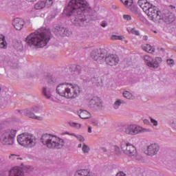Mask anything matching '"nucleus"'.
I'll use <instances>...</instances> for the list:
<instances>
[{"label":"nucleus","instance_id":"nucleus-1","mask_svg":"<svg viewBox=\"0 0 176 176\" xmlns=\"http://www.w3.org/2000/svg\"><path fill=\"white\" fill-rule=\"evenodd\" d=\"M87 1L85 0H72L65 9L66 14L72 16V23L76 27H86L88 20L83 12L86 10Z\"/></svg>","mask_w":176,"mask_h":176},{"label":"nucleus","instance_id":"nucleus-2","mask_svg":"<svg viewBox=\"0 0 176 176\" xmlns=\"http://www.w3.org/2000/svg\"><path fill=\"white\" fill-rule=\"evenodd\" d=\"M51 35L50 30L41 28L26 37V45L32 49L45 47L50 41Z\"/></svg>","mask_w":176,"mask_h":176},{"label":"nucleus","instance_id":"nucleus-3","mask_svg":"<svg viewBox=\"0 0 176 176\" xmlns=\"http://www.w3.org/2000/svg\"><path fill=\"white\" fill-rule=\"evenodd\" d=\"M41 142L50 149H61L64 146V140L47 133L41 136Z\"/></svg>","mask_w":176,"mask_h":176},{"label":"nucleus","instance_id":"nucleus-4","mask_svg":"<svg viewBox=\"0 0 176 176\" xmlns=\"http://www.w3.org/2000/svg\"><path fill=\"white\" fill-rule=\"evenodd\" d=\"M121 149L126 156L135 160H142V156L137 153V148L131 143L123 142L121 143Z\"/></svg>","mask_w":176,"mask_h":176},{"label":"nucleus","instance_id":"nucleus-5","mask_svg":"<svg viewBox=\"0 0 176 176\" xmlns=\"http://www.w3.org/2000/svg\"><path fill=\"white\" fill-rule=\"evenodd\" d=\"M19 145L24 148H34L36 145V138L32 134L22 133L17 136Z\"/></svg>","mask_w":176,"mask_h":176},{"label":"nucleus","instance_id":"nucleus-6","mask_svg":"<svg viewBox=\"0 0 176 176\" xmlns=\"http://www.w3.org/2000/svg\"><path fill=\"white\" fill-rule=\"evenodd\" d=\"M17 129H8L5 131L1 138L0 141L3 145H13L14 144V138H16V134Z\"/></svg>","mask_w":176,"mask_h":176},{"label":"nucleus","instance_id":"nucleus-7","mask_svg":"<svg viewBox=\"0 0 176 176\" xmlns=\"http://www.w3.org/2000/svg\"><path fill=\"white\" fill-rule=\"evenodd\" d=\"M146 14L149 17L152 21L154 23H160V15L162 14V11L159 10L157 7L153 6L151 9L145 12Z\"/></svg>","mask_w":176,"mask_h":176},{"label":"nucleus","instance_id":"nucleus-8","mask_svg":"<svg viewBox=\"0 0 176 176\" xmlns=\"http://www.w3.org/2000/svg\"><path fill=\"white\" fill-rule=\"evenodd\" d=\"M89 107L92 111H102L104 109V103L98 97H94L89 101Z\"/></svg>","mask_w":176,"mask_h":176},{"label":"nucleus","instance_id":"nucleus-9","mask_svg":"<svg viewBox=\"0 0 176 176\" xmlns=\"http://www.w3.org/2000/svg\"><path fill=\"white\" fill-rule=\"evenodd\" d=\"M91 58L94 61H97L98 64L104 63V58H105V50L96 49L91 51Z\"/></svg>","mask_w":176,"mask_h":176},{"label":"nucleus","instance_id":"nucleus-10","mask_svg":"<svg viewBox=\"0 0 176 176\" xmlns=\"http://www.w3.org/2000/svg\"><path fill=\"white\" fill-rule=\"evenodd\" d=\"M160 17V22L162 21L166 24H171V23L175 21V15L167 9L162 11Z\"/></svg>","mask_w":176,"mask_h":176},{"label":"nucleus","instance_id":"nucleus-11","mask_svg":"<svg viewBox=\"0 0 176 176\" xmlns=\"http://www.w3.org/2000/svg\"><path fill=\"white\" fill-rule=\"evenodd\" d=\"M144 60L148 67L154 68L155 69H156L160 66L162 61V59L160 57H157L155 58V60H153V58L149 56H144Z\"/></svg>","mask_w":176,"mask_h":176},{"label":"nucleus","instance_id":"nucleus-12","mask_svg":"<svg viewBox=\"0 0 176 176\" xmlns=\"http://www.w3.org/2000/svg\"><path fill=\"white\" fill-rule=\"evenodd\" d=\"M53 31L56 36H69L72 34L69 30L60 25H56Z\"/></svg>","mask_w":176,"mask_h":176},{"label":"nucleus","instance_id":"nucleus-13","mask_svg":"<svg viewBox=\"0 0 176 176\" xmlns=\"http://www.w3.org/2000/svg\"><path fill=\"white\" fill-rule=\"evenodd\" d=\"M80 93V89L77 85H69V89L67 94L66 95V98H76L79 94Z\"/></svg>","mask_w":176,"mask_h":176},{"label":"nucleus","instance_id":"nucleus-14","mask_svg":"<svg viewBox=\"0 0 176 176\" xmlns=\"http://www.w3.org/2000/svg\"><path fill=\"white\" fill-rule=\"evenodd\" d=\"M104 57V61L106 64H107V65H110V67H113L119 64V57L116 56L114 54H105Z\"/></svg>","mask_w":176,"mask_h":176},{"label":"nucleus","instance_id":"nucleus-15","mask_svg":"<svg viewBox=\"0 0 176 176\" xmlns=\"http://www.w3.org/2000/svg\"><path fill=\"white\" fill-rule=\"evenodd\" d=\"M18 112L21 113V115L26 116L28 118H30V119H34V120H40V121L43 120V117L34 115L31 108L26 109L24 110H19Z\"/></svg>","mask_w":176,"mask_h":176},{"label":"nucleus","instance_id":"nucleus-16","mask_svg":"<svg viewBox=\"0 0 176 176\" xmlns=\"http://www.w3.org/2000/svg\"><path fill=\"white\" fill-rule=\"evenodd\" d=\"M68 90H69V85L67 83H62L56 87V93L61 96V97H65L67 98V95L68 94Z\"/></svg>","mask_w":176,"mask_h":176},{"label":"nucleus","instance_id":"nucleus-17","mask_svg":"<svg viewBox=\"0 0 176 176\" xmlns=\"http://www.w3.org/2000/svg\"><path fill=\"white\" fill-rule=\"evenodd\" d=\"M159 151H160V146H159L157 144H151L147 146V155L148 156L157 155Z\"/></svg>","mask_w":176,"mask_h":176},{"label":"nucleus","instance_id":"nucleus-18","mask_svg":"<svg viewBox=\"0 0 176 176\" xmlns=\"http://www.w3.org/2000/svg\"><path fill=\"white\" fill-rule=\"evenodd\" d=\"M24 24H25V22H24L23 19L16 18L12 21V25L17 31H21L23 27H24Z\"/></svg>","mask_w":176,"mask_h":176},{"label":"nucleus","instance_id":"nucleus-19","mask_svg":"<svg viewBox=\"0 0 176 176\" xmlns=\"http://www.w3.org/2000/svg\"><path fill=\"white\" fill-rule=\"evenodd\" d=\"M70 72L72 76L74 78H78V75L82 74V67L80 65H73L70 67Z\"/></svg>","mask_w":176,"mask_h":176},{"label":"nucleus","instance_id":"nucleus-20","mask_svg":"<svg viewBox=\"0 0 176 176\" xmlns=\"http://www.w3.org/2000/svg\"><path fill=\"white\" fill-rule=\"evenodd\" d=\"M124 133H126V134H129L130 135H135L138 134V126L129 125L125 127Z\"/></svg>","mask_w":176,"mask_h":176},{"label":"nucleus","instance_id":"nucleus-21","mask_svg":"<svg viewBox=\"0 0 176 176\" xmlns=\"http://www.w3.org/2000/svg\"><path fill=\"white\" fill-rule=\"evenodd\" d=\"M8 176H24V172L20 168L14 166L9 170Z\"/></svg>","mask_w":176,"mask_h":176},{"label":"nucleus","instance_id":"nucleus-22","mask_svg":"<svg viewBox=\"0 0 176 176\" xmlns=\"http://www.w3.org/2000/svg\"><path fill=\"white\" fill-rule=\"evenodd\" d=\"M54 90V86H52L51 87H43V94L45 98L48 100L52 97V92Z\"/></svg>","mask_w":176,"mask_h":176},{"label":"nucleus","instance_id":"nucleus-23","mask_svg":"<svg viewBox=\"0 0 176 176\" xmlns=\"http://www.w3.org/2000/svg\"><path fill=\"white\" fill-rule=\"evenodd\" d=\"M78 113L81 119H89V118H91V116L90 112L86 110H80V112H78Z\"/></svg>","mask_w":176,"mask_h":176},{"label":"nucleus","instance_id":"nucleus-24","mask_svg":"<svg viewBox=\"0 0 176 176\" xmlns=\"http://www.w3.org/2000/svg\"><path fill=\"white\" fill-rule=\"evenodd\" d=\"M126 8V9H129V10L134 14H138V7L134 4L133 1H132V3L129 7Z\"/></svg>","mask_w":176,"mask_h":176},{"label":"nucleus","instance_id":"nucleus-25","mask_svg":"<svg viewBox=\"0 0 176 176\" xmlns=\"http://www.w3.org/2000/svg\"><path fill=\"white\" fill-rule=\"evenodd\" d=\"M143 50L147 52L148 53H155V48L151 47L149 44H144L142 46Z\"/></svg>","mask_w":176,"mask_h":176},{"label":"nucleus","instance_id":"nucleus-26","mask_svg":"<svg viewBox=\"0 0 176 176\" xmlns=\"http://www.w3.org/2000/svg\"><path fill=\"white\" fill-rule=\"evenodd\" d=\"M91 83L93 85V86H100V84L101 83V78L98 77H93L91 78L90 80Z\"/></svg>","mask_w":176,"mask_h":176},{"label":"nucleus","instance_id":"nucleus-27","mask_svg":"<svg viewBox=\"0 0 176 176\" xmlns=\"http://www.w3.org/2000/svg\"><path fill=\"white\" fill-rule=\"evenodd\" d=\"M45 79H46L47 83H48V85H54V83H56L57 82V79H56V78H54L50 75H48Z\"/></svg>","mask_w":176,"mask_h":176},{"label":"nucleus","instance_id":"nucleus-28","mask_svg":"<svg viewBox=\"0 0 176 176\" xmlns=\"http://www.w3.org/2000/svg\"><path fill=\"white\" fill-rule=\"evenodd\" d=\"M8 43L5 40V36H0V47L1 49H6Z\"/></svg>","mask_w":176,"mask_h":176},{"label":"nucleus","instance_id":"nucleus-29","mask_svg":"<svg viewBox=\"0 0 176 176\" xmlns=\"http://www.w3.org/2000/svg\"><path fill=\"white\" fill-rule=\"evenodd\" d=\"M124 103H125L124 100H121L118 99L113 104V108H114V109H118L119 107H120L122 104H124Z\"/></svg>","mask_w":176,"mask_h":176},{"label":"nucleus","instance_id":"nucleus-30","mask_svg":"<svg viewBox=\"0 0 176 176\" xmlns=\"http://www.w3.org/2000/svg\"><path fill=\"white\" fill-rule=\"evenodd\" d=\"M45 1H38L34 6V8L36 10H39L41 9H43L45 8Z\"/></svg>","mask_w":176,"mask_h":176},{"label":"nucleus","instance_id":"nucleus-31","mask_svg":"<svg viewBox=\"0 0 176 176\" xmlns=\"http://www.w3.org/2000/svg\"><path fill=\"white\" fill-rule=\"evenodd\" d=\"M30 109H32V111L33 113H34V115H38V113H42V109H41V108H39L37 106H34V107H31Z\"/></svg>","mask_w":176,"mask_h":176},{"label":"nucleus","instance_id":"nucleus-32","mask_svg":"<svg viewBox=\"0 0 176 176\" xmlns=\"http://www.w3.org/2000/svg\"><path fill=\"white\" fill-rule=\"evenodd\" d=\"M153 6V5L151 4L149 2L147 1V3H146L144 6H143V8L142 9L146 13V12L148 11L149 9H151V8H152Z\"/></svg>","mask_w":176,"mask_h":176},{"label":"nucleus","instance_id":"nucleus-33","mask_svg":"<svg viewBox=\"0 0 176 176\" xmlns=\"http://www.w3.org/2000/svg\"><path fill=\"white\" fill-rule=\"evenodd\" d=\"M138 134H140V133H151V129H145V128H142L140 126H138Z\"/></svg>","mask_w":176,"mask_h":176},{"label":"nucleus","instance_id":"nucleus-34","mask_svg":"<svg viewBox=\"0 0 176 176\" xmlns=\"http://www.w3.org/2000/svg\"><path fill=\"white\" fill-rule=\"evenodd\" d=\"M125 8H129L133 3V0H120Z\"/></svg>","mask_w":176,"mask_h":176},{"label":"nucleus","instance_id":"nucleus-35","mask_svg":"<svg viewBox=\"0 0 176 176\" xmlns=\"http://www.w3.org/2000/svg\"><path fill=\"white\" fill-rule=\"evenodd\" d=\"M111 39H112V41H123V39H124V36L112 35Z\"/></svg>","mask_w":176,"mask_h":176},{"label":"nucleus","instance_id":"nucleus-36","mask_svg":"<svg viewBox=\"0 0 176 176\" xmlns=\"http://www.w3.org/2000/svg\"><path fill=\"white\" fill-rule=\"evenodd\" d=\"M122 94L124 98H127L128 100H131V98H133V95L128 91H125Z\"/></svg>","mask_w":176,"mask_h":176},{"label":"nucleus","instance_id":"nucleus-37","mask_svg":"<svg viewBox=\"0 0 176 176\" xmlns=\"http://www.w3.org/2000/svg\"><path fill=\"white\" fill-rule=\"evenodd\" d=\"M9 159L10 160H23V158L19 157V155H15V154H11L9 156Z\"/></svg>","mask_w":176,"mask_h":176},{"label":"nucleus","instance_id":"nucleus-38","mask_svg":"<svg viewBox=\"0 0 176 176\" xmlns=\"http://www.w3.org/2000/svg\"><path fill=\"white\" fill-rule=\"evenodd\" d=\"M6 63V56H0V65H5Z\"/></svg>","mask_w":176,"mask_h":176},{"label":"nucleus","instance_id":"nucleus-39","mask_svg":"<svg viewBox=\"0 0 176 176\" xmlns=\"http://www.w3.org/2000/svg\"><path fill=\"white\" fill-rule=\"evenodd\" d=\"M148 2L147 0H138V5L142 8L143 6Z\"/></svg>","mask_w":176,"mask_h":176},{"label":"nucleus","instance_id":"nucleus-40","mask_svg":"<svg viewBox=\"0 0 176 176\" xmlns=\"http://www.w3.org/2000/svg\"><path fill=\"white\" fill-rule=\"evenodd\" d=\"M69 126H71V127H75L76 129H80L81 127L80 124L76 122H69Z\"/></svg>","mask_w":176,"mask_h":176},{"label":"nucleus","instance_id":"nucleus-41","mask_svg":"<svg viewBox=\"0 0 176 176\" xmlns=\"http://www.w3.org/2000/svg\"><path fill=\"white\" fill-rule=\"evenodd\" d=\"M82 149L84 153H89V151H90V148H89L88 146L85 144L82 145Z\"/></svg>","mask_w":176,"mask_h":176},{"label":"nucleus","instance_id":"nucleus-42","mask_svg":"<svg viewBox=\"0 0 176 176\" xmlns=\"http://www.w3.org/2000/svg\"><path fill=\"white\" fill-rule=\"evenodd\" d=\"M45 6L47 8H50L52 5H53V0H46L45 2H44Z\"/></svg>","mask_w":176,"mask_h":176},{"label":"nucleus","instance_id":"nucleus-43","mask_svg":"<svg viewBox=\"0 0 176 176\" xmlns=\"http://www.w3.org/2000/svg\"><path fill=\"white\" fill-rule=\"evenodd\" d=\"M72 135H74V137H76L77 140H78V141H80V142H85V138H83V136L79 135H76L75 134H72Z\"/></svg>","mask_w":176,"mask_h":176},{"label":"nucleus","instance_id":"nucleus-44","mask_svg":"<svg viewBox=\"0 0 176 176\" xmlns=\"http://www.w3.org/2000/svg\"><path fill=\"white\" fill-rule=\"evenodd\" d=\"M8 65H10V67H13V68H17L18 64L17 63H13L11 60L7 62Z\"/></svg>","mask_w":176,"mask_h":176},{"label":"nucleus","instance_id":"nucleus-45","mask_svg":"<svg viewBox=\"0 0 176 176\" xmlns=\"http://www.w3.org/2000/svg\"><path fill=\"white\" fill-rule=\"evenodd\" d=\"M115 154L117 155H120V148L118 146H114Z\"/></svg>","mask_w":176,"mask_h":176},{"label":"nucleus","instance_id":"nucleus-46","mask_svg":"<svg viewBox=\"0 0 176 176\" xmlns=\"http://www.w3.org/2000/svg\"><path fill=\"white\" fill-rule=\"evenodd\" d=\"M166 63L168 65L173 67L174 66V60L173 59H167Z\"/></svg>","mask_w":176,"mask_h":176},{"label":"nucleus","instance_id":"nucleus-47","mask_svg":"<svg viewBox=\"0 0 176 176\" xmlns=\"http://www.w3.org/2000/svg\"><path fill=\"white\" fill-rule=\"evenodd\" d=\"M131 32L134 35H138V36L140 35V32L138 30H136L135 28L131 29Z\"/></svg>","mask_w":176,"mask_h":176},{"label":"nucleus","instance_id":"nucleus-48","mask_svg":"<svg viewBox=\"0 0 176 176\" xmlns=\"http://www.w3.org/2000/svg\"><path fill=\"white\" fill-rule=\"evenodd\" d=\"M123 19H124V20H126V21H129V20H131V16L124 14V15H123Z\"/></svg>","mask_w":176,"mask_h":176},{"label":"nucleus","instance_id":"nucleus-49","mask_svg":"<svg viewBox=\"0 0 176 176\" xmlns=\"http://www.w3.org/2000/svg\"><path fill=\"white\" fill-rule=\"evenodd\" d=\"M151 123H153V126H157V121L152 118H150Z\"/></svg>","mask_w":176,"mask_h":176},{"label":"nucleus","instance_id":"nucleus-50","mask_svg":"<svg viewBox=\"0 0 176 176\" xmlns=\"http://www.w3.org/2000/svg\"><path fill=\"white\" fill-rule=\"evenodd\" d=\"M116 176H126V174H124L123 172H120L117 173Z\"/></svg>","mask_w":176,"mask_h":176},{"label":"nucleus","instance_id":"nucleus-51","mask_svg":"<svg viewBox=\"0 0 176 176\" xmlns=\"http://www.w3.org/2000/svg\"><path fill=\"white\" fill-rule=\"evenodd\" d=\"M107 25H108V23H101V27H103V28H105V27H107Z\"/></svg>","mask_w":176,"mask_h":176},{"label":"nucleus","instance_id":"nucleus-52","mask_svg":"<svg viewBox=\"0 0 176 176\" xmlns=\"http://www.w3.org/2000/svg\"><path fill=\"white\" fill-rule=\"evenodd\" d=\"M144 124H149V121L147 119L144 120Z\"/></svg>","mask_w":176,"mask_h":176},{"label":"nucleus","instance_id":"nucleus-53","mask_svg":"<svg viewBox=\"0 0 176 176\" xmlns=\"http://www.w3.org/2000/svg\"><path fill=\"white\" fill-rule=\"evenodd\" d=\"M143 39L144 41H148V36H144Z\"/></svg>","mask_w":176,"mask_h":176},{"label":"nucleus","instance_id":"nucleus-54","mask_svg":"<svg viewBox=\"0 0 176 176\" xmlns=\"http://www.w3.org/2000/svg\"><path fill=\"white\" fill-rule=\"evenodd\" d=\"M88 133H91V126L88 127Z\"/></svg>","mask_w":176,"mask_h":176},{"label":"nucleus","instance_id":"nucleus-55","mask_svg":"<svg viewBox=\"0 0 176 176\" xmlns=\"http://www.w3.org/2000/svg\"><path fill=\"white\" fill-rule=\"evenodd\" d=\"M28 2H35L36 0H26Z\"/></svg>","mask_w":176,"mask_h":176},{"label":"nucleus","instance_id":"nucleus-56","mask_svg":"<svg viewBox=\"0 0 176 176\" xmlns=\"http://www.w3.org/2000/svg\"><path fill=\"white\" fill-rule=\"evenodd\" d=\"M102 151H103V152H107V148H102Z\"/></svg>","mask_w":176,"mask_h":176},{"label":"nucleus","instance_id":"nucleus-57","mask_svg":"<svg viewBox=\"0 0 176 176\" xmlns=\"http://www.w3.org/2000/svg\"><path fill=\"white\" fill-rule=\"evenodd\" d=\"M78 148H82V144H79L78 146Z\"/></svg>","mask_w":176,"mask_h":176},{"label":"nucleus","instance_id":"nucleus-58","mask_svg":"<svg viewBox=\"0 0 176 176\" xmlns=\"http://www.w3.org/2000/svg\"><path fill=\"white\" fill-rule=\"evenodd\" d=\"M161 50H162V52H164V48H161Z\"/></svg>","mask_w":176,"mask_h":176},{"label":"nucleus","instance_id":"nucleus-59","mask_svg":"<svg viewBox=\"0 0 176 176\" xmlns=\"http://www.w3.org/2000/svg\"><path fill=\"white\" fill-rule=\"evenodd\" d=\"M0 91H1V88H0Z\"/></svg>","mask_w":176,"mask_h":176},{"label":"nucleus","instance_id":"nucleus-60","mask_svg":"<svg viewBox=\"0 0 176 176\" xmlns=\"http://www.w3.org/2000/svg\"><path fill=\"white\" fill-rule=\"evenodd\" d=\"M0 163H1V161H0Z\"/></svg>","mask_w":176,"mask_h":176}]
</instances>
